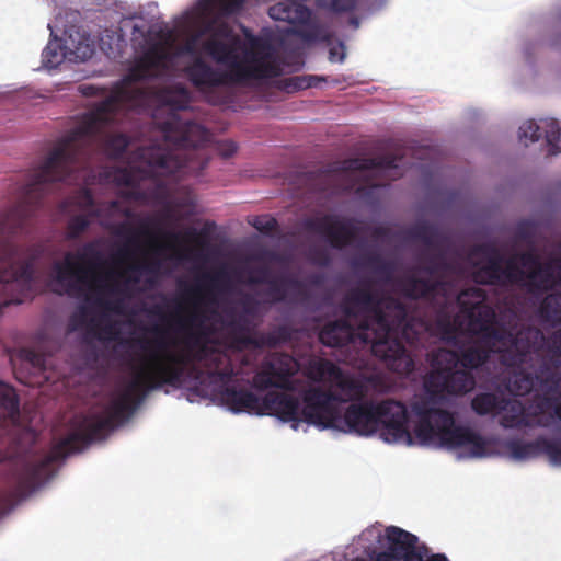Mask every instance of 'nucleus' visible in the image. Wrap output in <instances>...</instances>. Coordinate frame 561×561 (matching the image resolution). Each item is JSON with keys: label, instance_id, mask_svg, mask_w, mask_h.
Here are the masks:
<instances>
[{"label": "nucleus", "instance_id": "obj_1", "mask_svg": "<svg viewBox=\"0 0 561 561\" xmlns=\"http://www.w3.org/2000/svg\"><path fill=\"white\" fill-rule=\"evenodd\" d=\"M149 101L156 105L153 121L163 133L170 150H151L147 153L152 175L181 180L186 175H198L208 164L202 146L208 141L209 133L201 124L184 121L179 114L191 103V93L183 84H174L154 90L118 88L85 113L79 125L50 151L42 164L31 170L21 197L0 216V242H10L16 249V257L23 260L25 253L12 237L25 230L30 219L42 206L44 196L59 182L88 163L94 148L105 147L113 158H119L129 145L124 134H111L108 129L118 123L124 112Z\"/></svg>", "mask_w": 561, "mask_h": 561}, {"label": "nucleus", "instance_id": "obj_2", "mask_svg": "<svg viewBox=\"0 0 561 561\" xmlns=\"http://www.w3.org/2000/svg\"><path fill=\"white\" fill-rule=\"evenodd\" d=\"M178 328L185 332L183 347L169 348L167 329L154 325L151 340H139L140 350L146 354L134 371V378L124 391L101 413L76 417L72 431L56 443L50 451L34 463L24 466L19 474L21 493L39 488L54 476V463L68 455L82 450L95 440L104 439L117 424L127 420L148 392L163 386L179 387L186 376L199 377L198 366L206 368L210 377L227 383L237 375L232 360L226 351L210 343L213 328L205 324L202 312L194 310L185 319L178 320Z\"/></svg>", "mask_w": 561, "mask_h": 561}, {"label": "nucleus", "instance_id": "obj_3", "mask_svg": "<svg viewBox=\"0 0 561 561\" xmlns=\"http://www.w3.org/2000/svg\"><path fill=\"white\" fill-rule=\"evenodd\" d=\"M341 307L345 318L325 323L319 332L323 345L342 347L360 339L371 344L373 354L390 370L404 376L414 370V360L399 337L415 344L427 324L411 316L404 302L373 291L366 282L351 289Z\"/></svg>", "mask_w": 561, "mask_h": 561}, {"label": "nucleus", "instance_id": "obj_4", "mask_svg": "<svg viewBox=\"0 0 561 561\" xmlns=\"http://www.w3.org/2000/svg\"><path fill=\"white\" fill-rule=\"evenodd\" d=\"M423 389L424 393L411 403V412L417 419L413 432L419 443L450 450L467 448L472 457L485 456L486 439L470 427L457 424L455 413L437 407L448 394L446 368L427 374Z\"/></svg>", "mask_w": 561, "mask_h": 561}, {"label": "nucleus", "instance_id": "obj_5", "mask_svg": "<svg viewBox=\"0 0 561 561\" xmlns=\"http://www.w3.org/2000/svg\"><path fill=\"white\" fill-rule=\"evenodd\" d=\"M201 48L205 55L218 65L226 66L228 70L216 69L202 56H196L184 68V72L198 90L218 88L228 83L242 84L252 79L268 78L273 75V67L270 64L250 59L248 53L243 58L240 56V51L244 50V44L227 24L213 30L203 41Z\"/></svg>", "mask_w": 561, "mask_h": 561}, {"label": "nucleus", "instance_id": "obj_6", "mask_svg": "<svg viewBox=\"0 0 561 561\" xmlns=\"http://www.w3.org/2000/svg\"><path fill=\"white\" fill-rule=\"evenodd\" d=\"M471 255L486 256V263L473 273V279L480 285H515L533 296H541L561 285V256L545 262L533 251H525L516 257L524 268L516 265L514 257L502 267L503 256L492 243L474 245Z\"/></svg>", "mask_w": 561, "mask_h": 561}, {"label": "nucleus", "instance_id": "obj_7", "mask_svg": "<svg viewBox=\"0 0 561 561\" xmlns=\"http://www.w3.org/2000/svg\"><path fill=\"white\" fill-rule=\"evenodd\" d=\"M484 301V291L477 287L467 288L457 297L461 311L469 318L472 333L480 337V342L512 346V350H504L502 364L508 368H522L527 364L528 355L542 346L543 332L533 325L522 327L517 332H513L496 322L494 309Z\"/></svg>", "mask_w": 561, "mask_h": 561}, {"label": "nucleus", "instance_id": "obj_8", "mask_svg": "<svg viewBox=\"0 0 561 561\" xmlns=\"http://www.w3.org/2000/svg\"><path fill=\"white\" fill-rule=\"evenodd\" d=\"M103 263V254L95 241L85 243L80 251L67 252L61 262L54 264L55 280L64 287L67 295L82 297L85 302L103 311L122 313L123 298H106L104 295H117L123 290L117 284H103L93 273Z\"/></svg>", "mask_w": 561, "mask_h": 561}, {"label": "nucleus", "instance_id": "obj_9", "mask_svg": "<svg viewBox=\"0 0 561 561\" xmlns=\"http://www.w3.org/2000/svg\"><path fill=\"white\" fill-rule=\"evenodd\" d=\"M408 409L404 403L394 399L381 401L363 400L351 403L341 413L339 431L370 436L380 432L387 443L412 444L408 427Z\"/></svg>", "mask_w": 561, "mask_h": 561}, {"label": "nucleus", "instance_id": "obj_10", "mask_svg": "<svg viewBox=\"0 0 561 561\" xmlns=\"http://www.w3.org/2000/svg\"><path fill=\"white\" fill-rule=\"evenodd\" d=\"M43 254L41 245H31L23 260L10 242H0V311L32 297L36 262Z\"/></svg>", "mask_w": 561, "mask_h": 561}, {"label": "nucleus", "instance_id": "obj_11", "mask_svg": "<svg viewBox=\"0 0 561 561\" xmlns=\"http://www.w3.org/2000/svg\"><path fill=\"white\" fill-rule=\"evenodd\" d=\"M300 370L299 362L287 353H273L266 356L252 377L251 386L257 391L275 388L295 390L294 376Z\"/></svg>", "mask_w": 561, "mask_h": 561}, {"label": "nucleus", "instance_id": "obj_12", "mask_svg": "<svg viewBox=\"0 0 561 561\" xmlns=\"http://www.w3.org/2000/svg\"><path fill=\"white\" fill-rule=\"evenodd\" d=\"M342 401L344 399L339 393L321 387H310L302 393V419L320 428L337 430L342 413L339 403Z\"/></svg>", "mask_w": 561, "mask_h": 561}, {"label": "nucleus", "instance_id": "obj_13", "mask_svg": "<svg viewBox=\"0 0 561 561\" xmlns=\"http://www.w3.org/2000/svg\"><path fill=\"white\" fill-rule=\"evenodd\" d=\"M407 238L423 243L427 249L437 251L432 255L424 254V261L426 262L423 267L424 272L436 275L449 270L450 264L442 251L448 244L449 238L437 226L426 221L417 222L408 229Z\"/></svg>", "mask_w": 561, "mask_h": 561}, {"label": "nucleus", "instance_id": "obj_14", "mask_svg": "<svg viewBox=\"0 0 561 561\" xmlns=\"http://www.w3.org/2000/svg\"><path fill=\"white\" fill-rule=\"evenodd\" d=\"M304 228L309 232L323 236L332 248L339 250L352 244L358 234V227L353 219L340 218L331 214L307 218L304 221Z\"/></svg>", "mask_w": 561, "mask_h": 561}, {"label": "nucleus", "instance_id": "obj_15", "mask_svg": "<svg viewBox=\"0 0 561 561\" xmlns=\"http://www.w3.org/2000/svg\"><path fill=\"white\" fill-rule=\"evenodd\" d=\"M504 408L501 409L502 416L500 425L504 428L520 430L551 426L550 419L543 415L542 404H536L535 408H527L519 400H508L505 398Z\"/></svg>", "mask_w": 561, "mask_h": 561}, {"label": "nucleus", "instance_id": "obj_16", "mask_svg": "<svg viewBox=\"0 0 561 561\" xmlns=\"http://www.w3.org/2000/svg\"><path fill=\"white\" fill-rule=\"evenodd\" d=\"M504 350H512V346H501L500 344H493V342L483 343L478 337L474 342L468 343L457 351H446L440 353L439 356L449 357V362L454 365L459 364L466 370L471 371L486 364L491 355L495 353L500 355L502 362Z\"/></svg>", "mask_w": 561, "mask_h": 561}, {"label": "nucleus", "instance_id": "obj_17", "mask_svg": "<svg viewBox=\"0 0 561 561\" xmlns=\"http://www.w3.org/2000/svg\"><path fill=\"white\" fill-rule=\"evenodd\" d=\"M506 447L514 459L526 460L543 455L552 465L561 466V443L558 439H549L545 436H538L528 443L514 439L508 442Z\"/></svg>", "mask_w": 561, "mask_h": 561}, {"label": "nucleus", "instance_id": "obj_18", "mask_svg": "<svg viewBox=\"0 0 561 561\" xmlns=\"http://www.w3.org/2000/svg\"><path fill=\"white\" fill-rule=\"evenodd\" d=\"M226 332L221 335L220 344L233 352L255 348L256 336L250 333L248 320L242 317H231L224 321Z\"/></svg>", "mask_w": 561, "mask_h": 561}, {"label": "nucleus", "instance_id": "obj_19", "mask_svg": "<svg viewBox=\"0 0 561 561\" xmlns=\"http://www.w3.org/2000/svg\"><path fill=\"white\" fill-rule=\"evenodd\" d=\"M299 400L285 392H268L263 397L261 415H272L283 422L299 420Z\"/></svg>", "mask_w": 561, "mask_h": 561}, {"label": "nucleus", "instance_id": "obj_20", "mask_svg": "<svg viewBox=\"0 0 561 561\" xmlns=\"http://www.w3.org/2000/svg\"><path fill=\"white\" fill-rule=\"evenodd\" d=\"M220 400L234 413L247 412L261 415L263 397H259L250 390L225 386L219 391Z\"/></svg>", "mask_w": 561, "mask_h": 561}, {"label": "nucleus", "instance_id": "obj_21", "mask_svg": "<svg viewBox=\"0 0 561 561\" xmlns=\"http://www.w3.org/2000/svg\"><path fill=\"white\" fill-rule=\"evenodd\" d=\"M398 157L388 154L376 158H353L342 161L335 170L342 172H394V176H399Z\"/></svg>", "mask_w": 561, "mask_h": 561}, {"label": "nucleus", "instance_id": "obj_22", "mask_svg": "<svg viewBox=\"0 0 561 561\" xmlns=\"http://www.w3.org/2000/svg\"><path fill=\"white\" fill-rule=\"evenodd\" d=\"M442 285L443 282L439 279L420 278L414 275L405 276L400 284L404 297L412 300L433 297Z\"/></svg>", "mask_w": 561, "mask_h": 561}, {"label": "nucleus", "instance_id": "obj_23", "mask_svg": "<svg viewBox=\"0 0 561 561\" xmlns=\"http://www.w3.org/2000/svg\"><path fill=\"white\" fill-rule=\"evenodd\" d=\"M333 383L341 392L343 402L352 401L353 403L365 400L368 389L366 385L351 375L345 374L341 369V376L335 377Z\"/></svg>", "mask_w": 561, "mask_h": 561}, {"label": "nucleus", "instance_id": "obj_24", "mask_svg": "<svg viewBox=\"0 0 561 561\" xmlns=\"http://www.w3.org/2000/svg\"><path fill=\"white\" fill-rule=\"evenodd\" d=\"M305 376L313 382L330 381L341 376V368L327 358H312L305 366Z\"/></svg>", "mask_w": 561, "mask_h": 561}, {"label": "nucleus", "instance_id": "obj_25", "mask_svg": "<svg viewBox=\"0 0 561 561\" xmlns=\"http://www.w3.org/2000/svg\"><path fill=\"white\" fill-rule=\"evenodd\" d=\"M289 289L304 294V286L297 278L289 276L274 277L267 284L264 295L272 304L284 302L287 299Z\"/></svg>", "mask_w": 561, "mask_h": 561}, {"label": "nucleus", "instance_id": "obj_26", "mask_svg": "<svg viewBox=\"0 0 561 561\" xmlns=\"http://www.w3.org/2000/svg\"><path fill=\"white\" fill-rule=\"evenodd\" d=\"M447 393L465 394L476 387V378L471 371L460 369L446 368Z\"/></svg>", "mask_w": 561, "mask_h": 561}, {"label": "nucleus", "instance_id": "obj_27", "mask_svg": "<svg viewBox=\"0 0 561 561\" xmlns=\"http://www.w3.org/2000/svg\"><path fill=\"white\" fill-rule=\"evenodd\" d=\"M309 14V10L299 3L278 2L270 8L272 19L289 23L304 21Z\"/></svg>", "mask_w": 561, "mask_h": 561}, {"label": "nucleus", "instance_id": "obj_28", "mask_svg": "<svg viewBox=\"0 0 561 561\" xmlns=\"http://www.w3.org/2000/svg\"><path fill=\"white\" fill-rule=\"evenodd\" d=\"M502 403H505L504 397L493 392H480L471 400V409L480 416L499 414L504 408Z\"/></svg>", "mask_w": 561, "mask_h": 561}, {"label": "nucleus", "instance_id": "obj_29", "mask_svg": "<svg viewBox=\"0 0 561 561\" xmlns=\"http://www.w3.org/2000/svg\"><path fill=\"white\" fill-rule=\"evenodd\" d=\"M294 331L289 325L283 324L256 336L255 348L276 347L288 343L293 339Z\"/></svg>", "mask_w": 561, "mask_h": 561}, {"label": "nucleus", "instance_id": "obj_30", "mask_svg": "<svg viewBox=\"0 0 561 561\" xmlns=\"http://www.w3.org/2000/svg\"><path fill=\"white\" fill-rule=\"evenodd\" d=\"M162 59L161 50L154 46L145 53L144 57L130 70L128 79L130 81H141L149 76L150 68L158 65Z\"/></svg>", "mask_w": 561, "mask_h": 561}, {"label": "nucleus", "instance_id": "obj_31", "mask_svg": "<svg viewBox=\"0 0 561 561\" xmlns=\"http://www.w3.org/2000/svg\"><path fill=\"white\" fill-rule=\"evenodd\" d=\"M539 316L545 322H561V291L548 294L539 306Z\"/></svg>", "mask_w": 561, "mask_h": 561}, {"label": "nucleus", "instance_id": "obj_32", "mask_svg": "<svg viewBox=\"0 0 561 561\" xmlns=\"http://www.w3.org/2000/svg\"><path fill=\"white\" fill-rule=\"evenodd\" d=\"M65 57L66 53L61 41L57 38L49 41L42 53L43 67L55 69L65 60Z\"/></svg>", "mask_w": 561, "mask_h": 561}, {"label": "nucleus", "instance_id": "obj_33", "mask_svg": "<svg viewBox=\"0 0 561 561\" xmlns=\"http://www.w3.org/2000/svg\"><path fill=\"white\" fill-rule=\"evenodd\" d=\"M536 379L538 376L535 377L531 373L517 371L510 379L508 389L514 396H526L533 391Z\"/></svg>", "mask_w": 561, "mask_h": 561}, {"label": "nucleus", "instance_id": "obj_34", "mask_svg": "<svg viewBox=\"0 0 561 561\" xmlns=\"http://www.w3.org/2000/svg\"><path fill=\"white\" fill-rule=\"evenodd\" d=\"M245 0H201L203 10L218 9L221 15L230 16L239 13Z\"/></svg>", "mask_w": 561, "mask_h": 561}, {"label": "nucleus", "instance_id": "obj_35", "mask_svg": "<svg viewBox=\"0 0 561 561\" xmlns=\"http://www.w3.org/2000/svg\"><path fill=\"white\" fill-rule=\"evenodd\" d=\"M542 124L546 142L549 146L548 154L556 156L561 152V147L559 146L561 127L559 126L558 121L554 118H547L542 122Z\"/></svg>", "mask_w": 561, "mask_h": 561}, {"label": "nucleus", "instance_id": "obj_36", "mask_svg": "<svg viewBox=\"0 0 561 561\" xmlns=\"http://www.w3.org/2000/svg\"><path fill=\"white\" fill-rule=\"evenodd\" d=\"M0 407L10 416H15L20 412V402L15 390L2 381H0Z\"/></svg>", "mask_w": 561, "mask_h": 561}, {"label": "nucleus", "instance_id": "obj_37", "mask_svg": "<svg viewBox=\"0 0 561 561\" xmlns=\"http://www.w3.org/2000/svg\"><path fill=\"white\" fill-rule=\"evenodd\" d=\"M91 217L90 215H75L69 218L66 228V239L77 240L79 239L90 227Z\"/></svg>", "mask_w": 561, "mask_h": 561}, {"label": "nucleus", "instance_id": "obj_38", "mask_svg": "<svg viewBox=\"0 0 561 561\" xmlns=\"http://www.w3.org/2000/svg\"><path fill=\"white\" fill-rule=\"evenodd\" d=\"M545 346L553 357L561 358V328L554 330L548 337L545 336L542 346L538 351L531 352L527 357V362L531 358V355H538L543 351Z\"/></svg>", "mask_w": 561, "mask_h": 561}, {"label": "nucleus", "instance_id": "obj_39", "mask_svg": "<svg viewBox=\"0 0 561 561\" xmlns=\"http://www.w3.org/2000/svg\"><path fill=\"white\" fill-rule=\"evenodd\" d=\"M360 265L368 266L379 274L390 275L392 272V264L383 260L378 253H371L362 257Z\"/></svg>", "mask_w": 561, "mask_h": 561}, {"label": "nucleus", "instance_id": "obj_40", "mask_svg": "<svg viewBox=\"0 0 561 561\" xmlns=\"http://www.w3.org/2000/svg\"><path fill=\"white\" fill-rule=\"evenodd\" d=\"M540 383V388L543 396L553 397L561 390V377L554 373H550L541 378L537 379Z\"/></svg>", "mask_w": 561, "mask_h": 561}, {"label": "nucleus", "instance_id": "obj_41", "mask_svg": "<svg viewBox=\"0 0 561 561\" xmlns=\"http://www.w3.org/2000/svg\"><path fill=\"white\" fill-rule=\"evenodd\" d=\"M164 236L172 242H179L183 237L185 241L203 244L206 233L195 228H188L183 234L176 232H165Z\"/></svg>", "mask_w": 561, "mask_h": 561}, {"label": "nucleus", "instance_id": "obj_42", "mask_svg": "<svg viewBox=\"0 0 561 561\" xmlns=\"http://www.w3.org/2000/svg\"><path fill=\"white\" fill-rule=\"evenodd\" d=\"M540 129L541 127L534 119H529L519 127V139L530 142L538 141L541 136Z\"/></svg>", "mask_w": 561, "mask_h": 561}, {"label": "nucleus", "instance_id": "obj_43", "mask_svg": "<svg viewBox=\"0 0 561 561\" xmlns=\"http://www.w3.org/2000/svg\"><path fill=\"white\" fill-rule=\"evenodd\" d=\"M275 276L266 266H260L250 272L245 283L249 285H267Z\"/></svg>", "mask_w": 561, "mask_h": 561}, {"label": "nucleus", "instance_id": "obj_44", "mask_svg": "<svg viewBox=\"0 0 561 561\" xmlns=\"http://www.w3.org/2000/svg\"><path fill=\"white\" fill-rule=\"evenodd\" d=\"M89 313V307L87 305H81L69 318V331H76L87 325Z\"/></svg>", "mask_w": 561, "mask_h": 561}, {"label": "nucleus", "instance_id": "obj_45", "mask_svg": "<svg viewBox=\"0 0 561 561\" xmlns=\"http://www.w3.org/2000/svg\"><path fill=\"white\" fill-rule=\"evenodd\" d=\"M252 225L257 231L265 234L273 233L278 227L277 220L270 215L255 217Z\"/></svg>", "mask_w": 561, "mask_h": 561}, {"label": "nucleus", "instance_id": "obj_46", "mask_svg": "<svg viewBox=\"0 0 561 561\" xmlns=\"http://www.w3.org/2000/svg\"><path fill=\"white\" fill-rule=\"evenodd\" d=\"M538 404H542L543 414L546 410H552V414L547 416L551 423L554 417L561 422V400L559 398L542 396Z\"/></svg>", "mask_w": 561, "mask_h": 561}, {"label": "nucleus", "instance_id": "obj_47", "mask_svg": "<svg viewBox=\"0 0 561 561\" xmlns=\"http://www.w3.org/2000/svg\"><path fill=\"white\" fill-rule=\"evenodd\" d=\"M300 36L308 42L329 41L330 35L319 25H311L300 33Z\"/></svg>", "mask_w": 561, "mask_h": 561}, {"label": "nucleus", "instance_id": "obj_48", "mask_svg": "<svg viewBox=\"0 0 561 561\" xmlns=\"http://www.w3.org/2000/svg\"><path fill=\"white\" fill-rule=\"evenodd\" d=\"M535 234L534 226L528 221L519 222L516 227L515 237L518 241L533 242Z\"/></svg>", "mask_w": 561, "mask_h": 561}, {"label": "nucleus", "instance_id": "obj_49", "mask_svg": "<svg viewBox=\"0 0 561 561\" xmlns=\"http://www.w3.org/2000/svg\"><path fill=\"white\" fill-rule=\"evenodd\" d=\"M161 220L149 217L140 221L138 233L144 237H150L153 230H160Z\"/></svg>", "mask_w": 561, "mask_h": 561}, {"label": "nucleus", "instance_id": "obj_50", "mask_svg": "<svg viewBox=\"0 0 561 561\" xmlns=\"http://www.w3.org/2000/svg\"><path fill=\"white\" fill-rule=\"evenodd\" d=\"M328 7L336 13L350 12L356 5V0H328Z\"/></svg>", "mask_w": 561, "mask_h": 561}, {"label": "nucleus", "instance_id": "obj_51", "mask_svg": "<svg viewBox=\"0 0 561 561\" xmlns=\"http://www.w3.org/2000/svg\"><path fill=\"white\" fill-rule=\"evenodd\" d=\"M76 204L81 209H90L94 206V197L90 190L82 188L76 197Z\"/></svg>", "mask_w": 561, "mask_h": 561}, {"label": "nucleus", "instance_id": "obj_52", "mask_svg": "<svg viewBox=\"0 0 561 561\" xmlns=\"http://www.w3.org/2000/svg\"><path fill=\"white\" fill-rule=\"evenodd\" d=\"M344 59H345V46L342 42H339L337 45L330 47L329 60L331 62H335V61L342 62Z\"/></svg>", "mask_w": 561, "mask_h": 561}, {"label": "nucleus", "instance_id": "obj_53", "mask_svg": "<svg viewBox=\"0 0 561 561\" xmlns=\"http://www.w3.org/2000/svg\"><path fill=\"white\" fill-rule=\"evenodd\" d=\"M196 41H197V37H196V36H192L191 38H188V39L183 44V46L181 47V54L192 56V57H193V59H194L196 56H199V55L197 54V49H196Z\"/></svg>", "mask_w": 561, "mask_h": 561}, {"label": "nucleus", "instance_id": "obj_54", "mask_svg": "<svg viewBox=\"0 0 561 561\" xmlns=\"http://www.w3.org/2000/svg\"><path fill=\"white\" fill-rule=\"evenodd\" d=\"M287 88H291L293 90H304L311 88V83L307 81L306 76H299L289 79Z\"/></svg>", "mask_w": 561, "mask_h": 561}, {"label": "nucleus", "instance_id": "obj_55", "mask_svg": "<svg viewBox=\"0 0 561 561\" xmlns=\"http://www.w3.org/2000/svg\"><path fill=\"white\" fill-rule=\"evenodd\" d=\"M116 180L118 183L126 185V186H134V184H135L134 174L127 169L118 170Z\"/></svg>", "mask_w": 561, "mask_h": 561}, {"label": "nucleus", "instance_id": "obj_56", "mask_svg": "<svg viewBox=\"0 0 561 561\" xmlns=\"http://www.w3.org/2000/svg\"><path fill=\"white\" fill-rule=\"evenodd\" d=\"M237 145L233 141L227 140L219 145V153L224 158H230L237 152Z\"/></svg>", "mask_w": 561, "mask_h": 561}, {"label": "nucleus", "instance_id": "obj_57", "mask_svg": "<svg viewBox=\"0 0 561 561\" xmlns=\"http://www.w3.org/2000/svg\"><path fill=\"white\" fill-rule=\"evenodd\" d=\"M203 278H204V280H206L208 283L209 286L215 287L220 282H222L224 279L227 278V274L224 270H221L214 275L206 274V275H204Z\"/></svg>", "mask_w": 561, "mask_h": 561}, {"label": "nucleus", "instance_id": "obj_58", "mask_svg": "<svg viewBox=\"0 0 561 561\" xmlns=\"http://www.w3.org/2000/svg\"><path fill=\"white\" fill-rule=\"evenodd\" d=\"M421 561H448V559L443 553L428 556V552H423L421 553Z\"/></svg>", "mask_w": 561, "mask_h": 561}, {"label": "nucleus", "instance_id": "obj_59", "mask_svg": "<svg viewBox=\"0 0 561 561\" xmlns=\"http://www.w3.org/2000/svg\"><path fill=\"white\" fill-rule=\"evenodd\" d=\"M149 313H150L151 316H156V317H158V318H159L160 320H162V321H167V320H168V317H167V314H165V312H164V310H163V308H162L161 306H158V305H157V306L152 307V308L149 310Z\"/></svg>", "mask_w": 561, "mask_h": 561}, {"label": "nucleus", "instance_id": "obj_60", "mask_svg": "<svg viewBox=\"0 0 561 561\" xmlns=\"http://www.w3.org/2000/svg\"><path fill=\"white\" fill-rule=\"evenodd\" d=\"M306 78H307V81L309 83H311V88L317 87L320 81H324L323 78H320L318 76H306Z\"/></svg>", "mask_w": 561, "mask_h": 561}, {"label": "nucleus", "instance_id": "obj_61", "mask_svg": "<svg viewBox=\"0 0 561 561\" xmlns=\"http://www.w3.org/2000/svg\"><path fill=\"white\" fill-rule=\"evenodd\" d=\"M376 535V537L379 539L381 537V534H380V530L378 528H370V529H366L364 533H363V536H374Z\"/></svg>", "mask_w": 561, "mask_h": 561}, {"label": "nucleus", "instance_id": "obj_62", "mask_svg": "<svg viewBox=\"0 0 561 561\" xmlns=\"http://www.w3.org/2000/svg\"><path fill=\"white\" fill-rule=\"evenodd\" d=\"M387 233H388V229L383 228V227H377L374 230V236L377 238L385 237V236H387Z\"/></svg>", "mask_w": 561, "mask_h": 561}, {"label": "nucleus", "instance_id": "obj_63", "mask_svg": "<svg viewBox=\"0 0 561 561\" xmlns=\"http://www.w3.org/2000/svg\"><path fill=\"white\" fill-rule=\"evenodd\" d=\"M31 355H32L33 365L38 366V367L42 366L43 358L34 353H32Z\"/></svg>", "mask_w": 561, "mask_h": 561}, {"label": "nucleus", "instance_id": "obj_64", "mask_svg": "<svg viewBox=\"0 0 561 561\" xmlns=\"http://www.w3.org/2000/svg\"><path fill=\"white\" fill-rule=\"evenodd\" d=\"M118 255L122 256V257H127L129 255V250L127 247L123 248L122 250H119L118 252Z\"/></svg>", "mask_w": 561, "mask_h": 561}]
</instances>
